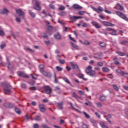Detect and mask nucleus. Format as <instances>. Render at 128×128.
Returning a JSON list of instances; mask_svg holds the SVG:
<instances>
[{
  "mask_svg": "<svg viewBox=\"0 0 128 128\" xmlns=\"http://www.w3.org/2000/svg\"><path fill=\"white\" fill-rule=\"evenodd\" d=\"M116 14L118 16H120V18H122L124 20H126V22H128V18L126 17V16L124 13L120 12V11H116Z\"/></svg>",
  "mask_w": 128,
  "mask_h": 128,
  "instance_id": "7ed1b4c3",
  "label": "nucleus"
},
{
  "mask_svg": "<svg viewBox=\"0 0 128 128\" xmlns=\"http://www.w3.org/2000/svg\"><path fill=\"white\" fill-rule=\"evenodd\" d=\"M70 17L71 18V20H73L74 22H76V20H78L80 18H82V16H70Z\"/></svg>",
  "mask_w": 128,
  "mask_h": 128,
  "instance_id": "9b49d317",
  "label": "nucleus"
},
{
  "mask_svg": "<svg viewBox=\"0 0 128 128\" xmlns=\"http://www.w3.org/2000/svg\"><path fill=\"white\" fill-rule=\"evenodd\" d=\"M59 14L60 16H66V12H60Z\"/></svg>",
  "mask_w": 128,
  "mask_h": 128,
  "instance_id": "a18cd8bd",
  "label": "nucleus"
},
{
  "mask_svg": "<svg viewBox=\"0 0 128 128\" xmlns=\"http://www.w3.org/2000/svg\"><path fill=\"white\" fill-rule=\"evenodd\" d=\"M91 24L96 28H102V26H100V25L96 22L93 21L91 22Z\"/></svg>",
  "mask_w": 128,
  "mask_h": 128,
  "instance_id": "1a4fd4ad",
  "label": "nucleus"
},
{
  "mask_svg": "<svg viewBox=\"0 0 128 128\" xmlns=\"http://www.w3.org/2000/svg\"><path fill=\"white\" fill-rule=\"evenodd\" d=\"M62 79L65 82H66V84H70V80H68V79L64 77L62 78Z\"/></svg>",
  "mask_w": 128,
  "mask_h": 128,
  "instance_id": "a878e982",
  "label": "nucleus"
},
{
  "mask_svg": "<svg viewBox=\"0 0 128 128\" xmlns=\"http://www.w3.org/2000/svg\"><path fill=\"white\" fill-rule=\"evenodd\" d=\"M110 34H112V36H118V33L116 32V30L113 29L112 30V32H109Z\"/></svg>",
  "mask_w": 128,
  "mask_h": 128,
  "instance_id": "aec40b11",
  "label": "nucleus"
},
{
  "mask_svg": "<svg viewBox=\"0 0 128 128\" xmlns=\"http://www.w3.org/2000/svg\"><path fill=\"white\" fill-rule=\"evenodd\" d=\"M86 14V11H79L78 14H79L80 16H84Z\"/></svg>",
  "mask_w": 128,
  "mask_h": 128,
  "instance_id": "c9c22d12",
  "label": "nucleus"
},
{
  "mask_svg": "<svg viewBox=\"0 0 128 128\" xmlns=\"http://www.w3.org/2000/svg\"><path fill=\"white\" fill-rule=\"evenodd\" d=\"M16 12L19 16H20L22 18H24V12H22V9L16 10Z\"/></svg>",
  "mask_w": 128,
  "mask_h": 128,
  "instance_id": "39448f33",
  "label": "nucleus"
},
{
  "mask_svg": "<svg viewBox=\"0 0 128 128\" xmlns=\"http://www.w3.org/2000/svg\"><path fill=\"white\" fill-rule=\"evenodd\" d=\"M68 36L71 40H73V42H76V40L74 38H72V37L70 35H69Z\"/></svg>",
  "mask_w": 128,
  "mask_h": 128,
  "instance_id": "8fccbe9b",
  "label": "nucleus"
},
{
  "mask_svg": "<svg viewBox=\"0 0 128 128\" xmlns=\"http://www.w3.org/2000/svg\"><path fill=\"white\" fill-rule=\"evenodd\" d=\"M4 105L6 108H14V104L10 103V102L4 103Z\"/></svg>",
  "mask_w": 128,
  "mask_h": 128,
  "instance_id": "4468645a",
  "label": "nucleus"
},
{
  "mask_svg": "<svg viewBox=\"0 0 128 128\" xmlns=\"http://www.w3.org/2000/svg\"><path fill=\"white\" fill-rule=\"evenodd\" d=\"M95 114L98 118H100V114H98V112H96Z\"/></svg>",
  "mask_w": 128,
  "mask_h": 128,
  "instance_id": "603ef678",
  "label": "nucleus"
},
{
  "mask_svg": "<svg viewBox=\"0 0 128 128\" xmlns=\"http://www.w3.org/2000/svg\"><path fill=\"white\" fill-rule=\"evenodd\" d=\"M127 42H128L127 40H123V41L120 42V44L125 46V44H126Z\"/></svg>",
  "mask_w": 128,
  "mask_h": 128,
  "instance_id": "ea45409f",
  "label": "nucleus"
},
{
  "mask_svg": "<svg viewBox=\"0 0 128 128\" xmlns=\"http://www.w3.org/2000/svg\"><path fill=\"white\" fill-rule=\"evenodd\" d=\"M42 38H48V35H46V34H42Z\"/></svg>",
  "mask_w": 128,
  "mask_h": 128,
  "instance_id": "680f3d73",
  "label": "nucleus"
},
{
  "mask_svg": "<svg viewBox=\"0 0 128 128\" xmlns=\"http://www.w3.org/2000/svg\"><path fill=\"white\" fill-rule=\"evenodd\" d=\"M22 88H26V85L24 84H21Z\"/></svg>",
  "mask_w": 128,
  "mask_h": 128,
  "instance_id": "e2e57ef3",
  "label": "nucleus"
},
{
  "mask_svg": "<svg viewBox=\"0 0 128 128\" xmlns=\"http://www.w3.org/2000/svg\"><path fill=\"white\" fill-rule=\"evenodd\" d=\"M100 100L102 102H104V100H106V97L104 96H100Z\"/></svg>",
  "mask_w": 128,
  "mask_h": 128,
  "instance_id": "c85d7f7f",
  "label": "nucleus"
},
{
  "mask_svg": "<svg viewBox=\"0 0 128 128\" xmlns=\"http://www.w3.org/2000/svg\"><path fill=\"white\" fill-rule=\"evenodd\" d=\"M78 76L79 78H82V80H85V81L88 80V78H84V74H82L79 73L78 74Z\"/></svg>",
  "mask_w": 128,
  "mask_h": 128,
  "instance_id": "dca6fc26",
  "label": "nucleus"
},
{
  "mask_svg": "<svg viewBox=\"0 0 128 128\" xmlns=\"http://www.w3.org/2000/svg\"><path fill=\"white\" fill-rule=\"evenodd\" d=\"M8 9L4 8L3 10H0V14H8Z\"/></svg>",
  "mask_w": 128,
  "mask_h": 128,
  "instance_id": "f3484780",
  "label": "nucleus"
},
{
  "mask_svg": "<svg viewBox=\"0 0 128 128\" xmlns=\"http://www.w3.org/2000/svg\"><path fill=\"white\" fill-rule=\"evenodd\" d=\"M117 72L120 74L122 76H124L125 78H128V73H126L120 69L117 70Z\"/></svg>",
  "mask_w": 128,
  "mask_h": 128,
  "instance_id": "6e6552de",
  "label": "nucleus"
},
{
  "mask_svg": "<svg viewBox=\"0 0 128 128\" xmlns=\"http://www.w3.org/2000/svg\"><path fill=\"white\" fill-rule=\"evenodd\" d=\"M92 66H90L86 70V72L90 76H96V71L92 70Z\"/></svg>",
  "mask_w": 128,
  "mask_h": 128,
  "instance_id": "f257e3e1",
  "label": "nucleus"
},
{
  "mask_svg": "<svg viewBox=\"0 0 128 128\" xmlns=\"http://www.w3.org/2000/svg\"><path fill=\"white\" fill-rule=\"evenodd\" d=\"M58 106L60 110H62V108H64V107H62V106H64V102L58 103Z\"/></svg>",
  "mask_w": 128,
  "mask_h": 128,
  "instance_id": "5701e85b",
  "label": "nucleus"
},
{
  "mask_svg": "<svg viewBox=\"0 0 128 128\" xmlns=\"http://www.w3.org/2000/svg\"><path fill=\"white\" fill-rule=\"evenodd\" d=\"M83 114L85 116L86 118H90V115H88V114H86V112H84Z\"/></svg>",
  "mask_w": 128,
  "mask_h": 128,
  "instance_id": "e433bc0d",
  "label": "nucleus"
},
{
  "mask_svg": "<svg viewBox=\"0 0 128 128\" xmlns=\"http://www.w3.org/2000/svg\"><path fill=\"white\" fill-rule=\"evenodd\" d=\"M24 50H27V52H34V50L30 49V48H26Z\"/></svg>",
  "mask_w": 128,
  "mask_h": 128,
  "instance_id": "c756f323",
  "label": "nucleus"
},
{
  "mask_svg": "<svg viewBox=\"0 0 128 128\" xmlns=\"http://www.w3.org/2000/svg\"><path fill=\"white\" fill-rule=\"evenodd\" d=\"M112 87L114 88V90H116V92H118V86H116V84H112Z\"/></svg>",
  "mask_w": 128,
  "mask_h": 128,
  "instance_id": "72a5a7b5",
  "label": "nucleus"
},
{
  "mask_svg": "<svg viewBox=\"0 0 128 128\" xmlns=\"http://www.w3.org/2000/svg\"><path fill=\"white\" fill-rule=\"evenodd\" d=\"M113 30L114 29H112V28H106V30H108V32H112Z\"/></svg>",
  "mask_w": 128,
  "mask_h": 128,
  "instance_id": "0e129e2a",
  "label": "nucleus"
},
{
  "mask_svg": "<svg viewBox=\"0 0 128 128\" xmlns=\"http://www.w3.org/2000/svg\"><path fill=\"white\" fill-rule=\"evenodd\" d=\"M39 108L42 112H44L46 110V108L44 107V105L41 104L39 106Z\"/></svg>",
  "mask_w": 128,
  "mask_h": 128,
  "instance_id": "ddd939ff",
  "label": "nucleus"
},
{
  "mask_svg": "<svg viewBox=\"0 0 128 128\" xmlns=\"http://www.w3.org/2000/svg\"><path fill=\"white\" fill-rule=\"evenodd\" d=\"M84 44H90V43L88 41V40H86L85 42H84Z\"/></svg>",
  "mask_w": 128,
  "mask_h": 128,
  "instance_id": "052dcab7",
  "label": "nucleus"
},
{
  "mask_svg": "<svg viewBox=\"0 0 128 128\" xmlns=\"http://www.w3.org/2000/svg\"><path fill=\"white\" fill-rule=\"evenodd\" d=\"M10 58H8V56H6V60L8 62V70H12V66H10Z\"/></svg>",
  "mask_w": 128,
  "mask_h": 128,
  "instance_id": "412c9836",
  "label": "nucleus"
},
{
  "mask_svg": "<svg viewBox=\"0 0 128 128\" xmlns=\"http://www.w3.org/2000/svg\"><path fill=\"white\" fill-rule=\"evenodd\" d=\"M44 90L46 92V94H50V92H52V89L50 88V87L48 86H44Z\"/></svg>",
  "mask_w": 128,
  "mask_h": 128,
  "instance_id": "423d86ee",
  "label": "nucleus"
},
{
  "mask_svg": "<svg viewBox=\"0 0 128 128\" xmlns=\"http://www.w3.org/2000/svg\"><path fill=\"white\" fill-rule=\"evenodd\" d=\"M40 72L42 74L44 75V74H46V72L44 71V69H40Z\"/></svg>",
  "mask_w": 128,
  "mask_h": 128,
  "instance_id": "4d7b16f0",
  "label": "nucleus"
},
{
  "mask_svg": "<svg viewBox=\"0 0 128 128\" xmlns=\"http://www.w3.org/2000/svg\"><path fill=\"white\" fill-rule=\"evenodd\" d=\"M98 66H104V63H102V62H98Z\"/></svg>",
  "mask_w": 128,
  "mask_h": 128,
  "instance_id": "09e8293b",
  "label": "nucleus"
},
{
  "mask_svg": "<svg viewBox=\"0 0 128 128\" xmlns=\"http://www.w3.org/2000/svg\"><path fill=\"white\" fill-rule=\"evenodd\" d=\"M34 8L36 10H40V3L38 2H36Z\"/></svg>",
  "mask_w": 128,
  "mask_h": 128,
  "instance_id": "0eeeda50",
  "label": "nucleus"
},
{
  "mask_svg": "<svg viewBox=\"0 0 128 128\" xmlns=\"http://www.w3.org/2000/svg\"><path fill=\"white\" fill-rule=\"evenodd\" d=\"M16 22H20V18L16 17Z\"/></svg>",
  "mask_w": 128,
  "mask_h": 128,
  "instance_id": "69168bd1",
  "label": "nucleus"
},
{
  "mask_svg": "<svg viewBox=\"0 0 128 128\" xmlns=\"http://www.w3.org/2000/svg\"><path fill=\"white\" fill-rule=\"evenodd\" d=\"M82 128H88V125H86V124L83 123L82 125Z\"/></svg>",
  "mask_w": 128,
  "mask_h": 128,
  "instance_id": "6e6d98bb",
  "label": "nucleus"
},
{
  "mask_svg": "<svg viewBox=\"0 0 128 128\" xmlns=\"http://www.w3.org/2000/svg\"><path fill=\"white\" fill-rule=\"evenodd\" d=\"M123 88H124V90H128V86H124Z\"/></svg>",
  "mask_w": 128,
  "mask_h": 128,
  "instance_id": "774afa93",
  "label": "nucleus"
},
{
  "mask_svg": "<svg viewBox=\"0 0 128 128\" xmlns=\"http://www.w3.org/2000/svg\"><path fill=\"white\" fill-rule=\"evenodd\" d=\"M72 46L75 48L76 50H79L78 46H76V44L71 42Z\"/></svg>",
  "mask_w": 128,
  "mask_h": 128,
  "instance_id": "7c9ffc66",
  "label": "nucleus"
},
{
  "mask_svg": "<svg viewBox=\"0 0 128 128\" xmlns=\"http://www.w3.org/2000/svg\"><path fill=\"white\" fill-rule=\"evenodd\" d=\"M104 12H106V14H112V12H110V10H104Z\"/></svg>",
  "mask_w": 128,
  "mask_h": 128,
  "instance_id": "bf43d9fd",
  "label": "nucleus"
},
{
  "mask_svg": "<svg viewBox=\"0 0 128 128\" xmlns=\"http://www.w3.org/2000/svg\"><path fill=\"white\" fill-rule=\"evenodd\" d=\"M115 8L116 10H124V6H122L120 4H116V6H115Z\"/></svg>",
  "mask_w": 128,
  "mask_h": 128,
  "instance_id": "f8f14e48",
  "label": "nucleus"
},
{
  "mask_svg": "<svg viewBox=\"0 0 128 128\" xmlns=\"http://www.w3.org/2000/svg\"><path fill=\"white\" fill-rule=\"evenodd\" d=\"M4 86L3 90L4 91V94H12L10 88H12V86L10 84H4Z\"/></svg>",
  "mask_w": 128,
  "mask_h": 128,
  "instance_id": "f03ea898",
  "label": "nucleus"
},
{
  "mask_svg": "<svg viewBox=\"0 0 128 128\" xmlns=\"http://www.w3.org/2000/svg\"><path fill=\"white\" fill-rule=\"evenodd\" d=\"M18 74L19 76H21L22 78H28V76L25 73H24L22 72H18Z\"/></svg>",
  "mask_w": 128,
  "mask_h": 128,
  "instance_id": "9d476101",
  "label": "nucleus"
},
{
  "mask_svg": "<svg viewBox=\"0 0 128 128\" xmlns=\"http://www.w3.org/2000/svg\"><path fill=\"white\" fill-rule=\"evenodd\" d=\"M15 112H16V114H20V109H18V108H15Z\"/></svg>",
  "mask_w": 128,
  "mask_h": 128,
  "instance_id": "4c0bfd02",
  "label": "nucleus"
},
{
  "mask_svg": "<svg viewBox=\"0 0 128 128\" xmlns=\"http://www.w3.org/2000/svg\"><path fill=\"white\" fill-rule=\"evenodd\" d=\"M81 26H83V28H88V24L86 22H82Z\"/></svg>",
  "mask_w": 128,
  "mask_h": 128,
  "instance_id": "2f4dec72",
  "label": "nucleus"
},
{
  "mask_svg": "<svg viewBox=\"0 0 128 128\" xmlns=\"http://www.w3.org/2000/svg\"><path fill=\"white\" fill-rule=\"evenodd\" d=\"M56 70H57L58 72H62V68L60 67L59 66H56Z\"/></svg>",
  "mask_w": 128,
  "mask_h": 128,
  "instance_id": "37998d69",
  "label": "nucleus"
},
{
  "mask_svg": "<svg viewBox=\"0 0 128 128\" xmlns=\"http://www.w3.org/2000/svg\"><path fill=\"white\" fill-rule=\"evenodd\" d=\"M0 36H4V32L2 30H0Z\"/></svg>",
  "mask_w": 128,
  "mask_h": 128,
  "instance_id": "de8ad7c7",
  "label": "nucleus"
},
{
  "mask_svg": "<svg viewBox=\"0 0 128 128\" xmlns=\"http://www.w3.org/2000/svg\"><path fill=\"white\" fill-rule=\"evenodd\" d=\"M103 24L106 26H114V24L108 22H103Z\"/></svg>",
  "mask_w": 128,
  "mask_h": 128,
  "instance_id": "2eb2a0df",
  "label": "nucleus"
},
{
  "mask_svg": "<svg viewBox=\"0 0 128 128\" xmlns=\"http://www.w3.org/2000/svg\"><path fill=\"white\" fill-rule=\"evenodd\" d=\"M60 64H64L66 61H64V60H62V59H58Z\"/></svg>",
  "mask_w": 128,
  "mask_h": 128,
  "instance_id": "f704fd0d",
  "label": "nucleus"
},
{
  "mask_svg": "<svg viewBox=\"0 0 128 128\" xmlns=\"http://www.w3.org/2000/svg\"><path fill=\"white\" fill-rule=\"evenodd\" d=\"M65 8H64V6H62L61 7H60V8H58V10H64Z\"/></svg>",
  "mask_w": 128,
  "mask_h": 128,
  "instance_id": "13d9d810",
  "label": "nucleus"
},
{
  "mask_svg": "<svg viewBox=\"0 0 128 128\" xmlns=\"http://www.w3.org/2000/svg\"><path fill=\"white\" fill-rule=\"evenodd\" d=\"M74 10H82V7L80 6V5L78 4H74L72 6Z\"/></svg>",
  "mask_w": 128,
  "mask_h": 128,
  "instance_id": "a211bd4d",
  "label": "nucleus"
},
{
  "mask_svg": "<svg viewBox=\"0 0 128 128\" xmlns=\"http://www.w3.org/2000/svg\"><path fill=\"white\" fill-rule=\"evenodd\" d=\"M102 70L103 72H110V69L108 68H102Z\"/></svg>",
  "mask_w": 128,
  "mask_h": 128,
  "instance_id": "473e14b6",
  "label": "nucleus"
},
{
  "mask_svg": "<svg viewBox=\"0 0 128 128\" xmlns=\"http://www.w3.org/2000/svg\"><path fill=\"white\" fill-rule=\"evenodd\" d=\"M70 64H71L72 68H74V70H78V66L76 64H74L72 62H70Z\"/></svg>",
  "mask_w": 128,
  "mask_h": 128,
  "instance_id": "6ab92c4d",
  "label": "nucleus"
},
{
  "mask_svg": "<svg viewBox=\"0 0 128 128\" xmlns=\"http://www.w3.org/2000/svg\"><path fill=\"white\" fill-rule=\"evenodd\" d=\"M39 128L38 124H36L34 125V128Z\"/></svg>",
  "mask_w": 128,
  "mask_h": 128,
  "instance_id": "338daca9",
  "label": "nucleus"
},
{
  "mask_svg": "<svg viewBox=\"0 0 128 128\" xmlns=\"http://www.w3.org/2000/svg\"><path fill=\"white\" fill-rule=\"evenodd\" d=\"M52 28H54L52 26H48L47 27V30H48L50 32H51V30H52Z\"/></svg>",
  "mask_w": 128,
  "mask_h": 128,
  "instance_id": "a19ab883",
  "label": "nucleus"
},
{
  "mask_svg": "<svg viewBox=\"0 0 128 128\" xmlns=\"http://www.w3.org/2000/svg\"><path fill=\"white\" fill-rule=\"evenodd\" d=\"M54 38L56 40H60L62 36H60V34L57 33L54 35Z\"/></svg>",
  "mask_w": 128,
  "mask_h": 128,
  "instance_id": "4be33fe9",
  "label": "nucleus"
},
{
  "mask_svg": "<svg viewBox=\"0 0 128 128\" xmlns=\"http://www.w3.org/2000/svg\"><path fill=\"white\" fill-rule=\"evenodd\" d=\"M39 68L40 70H42L44 68V64H40L39 65Z\"/></svg>",
  "mask_w": 128,
  "mask_h": 128,
  "instance_id": "3c124183",
  "label": "nucleus"
},
{
  "mask_svg": "<svg viewBox=\"0 0 128 128\" xmlns=\"http://www.w3.org/2000/svg\"><path fill=\"white\" fill-rule=\"evenodd\" d=\"M90 122H92V124H93V126H96L97 124H96V122L93 119H91L90 120Z\"/></svg>",
  "mask_w": 128,
  "mask_h": 128,
  "instance_id": "393cba45",
  "label": "nucleus"
},
{
  "mask_svg": "<svg viewBox=\"0 0 128 128\" xmlns=\"http://www.w3.org/2000/svg\"><path fill=\"white\" fill-rule=\"evenodd\" d=\"M72 96L73 98H76V100H78V98H80V97L78 96L76 94L75 92H74L72 94Z\"/></svg>",
  "mask_w": 128,
  "mask_h": 128,
  "instance_id": "bb28decb",
  "label": "nucleus"
},
{
  "mask_svg": "<svg viewBox=\"0 0 128 128\" xmlns=\"http://www.w3.org/2000/svg\"><path fill=\"white\" fill-rule=\"evenodd\" d=\"M34 120H40V116H35Z\"/></svg>",
  "mask_w": 128,
  "mask_h": 128,
  "instance_id": "49530a36",
  "label": "nucleus"
},
{
  "mask_svg": "<svg viewBox=\"0 0 128 128\" xmlns=\"http://www.w3.org/2000/svg\"><path fill=\"white\" fill-rule=\"evenodd\" d=\"M100 46H102V48H104V47L106 46V43L104 42H101L100 44Z\"/></svg>",
  "mask_w": 128,
  "mask_h": 128,
  "instance_id": "79ce46f5",
  "label": "nucleus"
},
{
  "mask_svg": "<svg viewBox=\"0 0 128 128\" xmlns=\"http://www.w3.org/2000/svg\"><path fill=\"white\" fill-rule=\"evenodd\" d=\"M96 105L98 106V108H102V104H100V102L96 103Z\"/></svg>",
  "mask_w": 128,
  "mask_h": 128,
  "instance_id": "864d4df0",
  "label": "nucleus"
},
{
  "mask_svg": "<svg viewBox=\"0 0 128 128\" xmlns=\"http://www.w3.org/2000/svg\"><path fill=\"white\" fill-rule=\"evenodd\" d=\"M90 8L92 10H94V12H96L97 14H100V12H104V9L100 6H98V8H96L92 6H90Z\"/></svg>",
  "mask_w": 128,
  "mask_h": 128,
  "instance_id": "20e7f679",
  "label": "nucleus"
},
{
  "mask_svg": "<svg viewBox=\"0 0 128 128\" xmlns=\"http://www.w3.org/2000/svg\"><path fill=\"white\" fill-rule=\"evenodd\" d=\"M78 92L80 94V96H84V92L80 90H78Z\"/></svg>",
  "mask_w": 128,
  "mask_h": 128,
  "instance_id": "c03bdc74",
  "label": "nucleus"
},
{
  "mask_svg": "<svg viewBox=\"0 0 128 128\" xmlns=\"http://www.w3.org/2000/svg\"><path fill=\"white\" fill-rule=\"evenodd\" d=\"M29 12L30 14V16H32V18H34V16H36V14H34V13L32 12V10H30Z\"/></svg>",
  "mask_w": 128,
  "mask_h": 128,
  "instance_id": "58836bf2",
  "label": "nucleus"
},
{
  "mask_svg": "<svg viewBox=\"0 0 128 128\" xmlns=\"http://www.w3.org/2000/svg\"><path fill=\"white\" fill-rule=\"evenodd\" d=\"M44 76L46 78H52V74L50 72H45Z\"/></svg>",
  "mask_w": 128,
  "mask_h": 128,
  "instance_id": "b1692460",
  "label": "nucleus"
},
{
  "mask_svg": "<svg viewBox=\"0 0 128 128\" xmlns=\"http://www.w3.org/2000/svg\"><path fill=\"white\" fill-rule=\"evenodd\" d=\"M30 90H36V86L30 87Z\"/></svg>",
  "mask_w": 128,
  "mask_h": 128,
  "instance_id": "5fc2aeb1",
  "label": "nucleus"
},
{
  "mask_svg": "<svg viewBox=\"0 0 128 128\" xmlns=\"http://www.w3.org/2000/svg\"><path fill=\"white\" fill-rule=\"evenodd\" d=\"M118 54H119L120 56H126V53H124L120 52H116Z\"/></svg>",
  "mask_w": 128,
  "mask_h": 128,
  "instance_id": "cd10ccee",
  "label": "nucleus"
}]
</instances>
